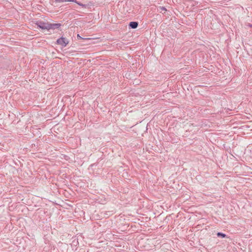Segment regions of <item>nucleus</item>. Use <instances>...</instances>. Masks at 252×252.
<instances>
[{
    "mask_svg": "<svg viewBox=\"0 0 252 252\" xmlns=\"http://www.w3.org/2000/svg\"><path fill=\"white\" fill-rule=\"evenodd\" d=\"M56 43L64 47L68 44L69 41L67 38L62 36L57 40Z\"/></svg>",
    "mask_w": 252,
    "mask_h": 252,
    "instance_id": "f257e3e1",
    "label": "nucleus"
},
{
    "mask_svg": "<svg viewBox=\"0 0 252 252\" xmlns=\"http://www.w3.org/2000/svg\"><path fill=\"white\" fill-rule=\"evenodd\" d=\"M35 25L37 26L38 28L42 30H48V23H45L42 21H38L35 23Z\"/></svg>",
    "mask_w": 252,
    "mask_h": 252,
    "instance_id": "f03ea898",
    "label": "nucleus"
},
{
    "mask_svg": "<svg viewBox=\"0 0 252 252\" xmlns=\"http://www.w3.org/2000/svg\"><path fill=\"white\" fill-rule=\"evenodd\" d=\"M61 26V24L60 23L51 24L49 23L48 30H55L59 29Z\"/></svg>",
    "mask_w": 252,
    "mask_h": 252,
    "instance_id": "7ed1b4c3",
    "label": "nucleus"
},
{
    "mask_svg": "<svg viewBox=\"0 0 252 252\" xmlns=\"http://www.w3.org/2000/svg\"><path fill=\"white\" fill-rule=\"evenodd\" d=\"M128 26H129V28H131L132 29H135L137 28V27L138 26V22H135V21L130 22L129 23Z\"/></svg>",
    "mask_w": 252,
    "mask_h": 252,
    "instance_id": "20e7f679",
    "label": "nucleus"
},
{
    "mask_svg": "<svg viewBox=\"0 0 252 252\" xmlns=\"http://www.w3.org/2000/svg\"><path fill=\"white\" fill-rule=\"evenodd\" d=\"M56 2H75L76 0H55Z\"/></svg>",
    "mask_w": 252,
    "mask_h": 252,
    "instance_id": "39448f33",
    "label": "nucleus"
},
{
    "mask_svg": "<svg viewBox=\"0 0 252 252\" xmlns=\"http://www.w3.org/2000/svg\"><path fill=\"white\" fill-rule=\"evenodd\" d=\"M217 236L219 237H221V238H225L227 237V236L225 234L223 233L222 232H218L217 233Z\"/></svg>",
    "mask_w": 252,
    "mask_h": 252,
    "instance_id": "423d86ee",
    "label": "nucleus"
},
{
    "mask_svg": "<svg viewBox=\"0 0 252 252\" xmlns=\"http://www.w3.org/2000/svg\"><path fill=\"white\" fill-rule=\"evenodd\" d=\"M77 39L78 40H90V38H83L82 37H81L79 34H77Z\"/></svg>",
    "mask_w": 252,
    "mask_h": 252,
    "instance_id": "0eeeda50",
    "label": "nucleus"
},
{
    "mask_svg": "<svg viewBox=\"0 0 252 252\" xmlns=\"http://www.w3.org/2000/svg\"><path fill=\"white\" fill-rule=\"evenodd\" d=\"M74 2L77 3L79 5L82 6V7L86 8L87 7V5L77 1V0H76V1Z\"/></svg>",
    "mask_w": 252,
    "mask_h": 252,
    "instance_id": "6e6552de",
    "label": "nucleus"
},
{
    "mask_svg": "<svg viewBox=\"0 0 252 252\" xmlns=\"http://www.w3.org/2000/svg\"><path fill=\"white\" fill-rule=\"evenodd\" d=\"M159 9L162 11H166V9L165 7L163 6H159Z\"/></svg>",
    "mask_w": 252,
    "mask_h": 252,
    "instance_id": "1a4fd4ad",
    "label": "nucleus"
}]
</instances>
